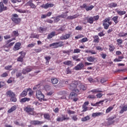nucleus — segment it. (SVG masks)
I'll return each instance as SVG.
<instances>
[{
    "mask_svg": "<svg viewBox=\"0 0 127 127\" xmlns=\"http://www.w3.org/2000/svg\"><path fill=\"white\" fill-rule=\"evenodd\" d=\"M71 119L74 122H77L78 121V116L77 115L71 116Z\"/></svg>",
    "mask_w": 127,
    "mask_h": 127,
    "instance_id": "8fccbe9b",
    "label": "nucleus"
},
{
    "mask_svg": "<svg viewBox=\"0 0 127 127\" xmlns=\"http://www.w3.org/2000/svg\"><path fill=\"white\" fill-rule=\"evenodd\" d=\"M11 19L15 24H19L21 22V18H18L17 14H13Z\"/></svg>",
    "mask_w": 127,
    "mask_h": 127,
    "instance_id": "20e7f679",
    "label": "nucleus"
},
{
    "mask_svg": "<svg viewBox=\"0 0 127 127\" xmlns=\"http://www.w3.org/2000/svg\"><path fill=\"white\" fill-rule=\"evenodd\" d=\"M56 35V32L54 31L51 32L50 34H48L47 39H51V38H53V37H54Z\"/></svg>",
    "mask_w": 127,
    "mask_h": 127,
    "instance_id": "4be33fe9",
    "label": "nucleus"
},
{
    "mask_svg": "<svg viewBox=\"0 0 127 127\" xmlns=\"http://www.w3.org/2000/svg\"><path fill=\"white\" fill-rule=\"evenodd\" d=\"M5 86V82L4 81H0V88H2Z\"/></svg>",
    "mask_w": 127,
    "mask_h": 127,
    "instance_id": "e2e57ef3",
    "label": "nucleus"
},
{
    "mask_svg": "<svg viewBox=\"0 0 127 127\" xmlns=\"http://www.w3.org/2000/svg\"><path fill=\"white\" fill-rule=\"evenodd\" d=\"M117 6H118V4L117 3L112 2L108 4V7H110L111 8L117 7Z\"/></svg>",
    "mask_w": 127,
    "mask_h": 127,
    "instance_id": "7c9ffc66",
    "label": "nucleus"
},
{
    "mask_svg": "<svg viewBox=\"0 0 127 127\" xmlns=\"http://www.w3.org/2000/svg\"><path fill=\"white\" fill-rule=\"evenodd\" d=\"M30 124L31 125L36 126L37 125H43V124H44V122L34 120V121H31L30 122Z\"/></svg>",
    "mask_w": 127,
    "mask_h": 127,
    "instance_id": "6ab92c4d",
    "label": "nucleus"
},
{
    "mask_svg": "<svg viewBox=\"0 0 127 127\" xmlns=\"http://www.w3.org/2000/svg\"><path fill=\"white\" fill-rule=\"evenodd\" d=\"M84 37V35L82 34L78 35L77 36L75 37V39H80V38H83Z\"/></svg>",
    "mask_w": 127,
    "mask_h": 127,
    "instance_id": "052dcab7",
    "label": "nucleus"
},
{
    "mask_svg": "<svg viewBox=\"0 0 127 127\" xmlns=\"http://www.w3.org/2000/svg\"><path fill=\"white\" fill-rule=\"evenodd\" d=\"M22 76V73L21 72H17L16 73V78H19L21 80L22 79H23V78H24V77Z\"/></svg>",
    "mask_w": 127,
    "mask_h": 127,
    "instance_id": "72a5a7b5",
    "label": "nucleus"
},
{
    "mask_svg": "<svg viewBox=\"0 0 127 127\" xmlns=\"http://www.w3.org/2000/svg\"><path fill=\"white\" fill-rule=\"evenodd\" d=\"M6 95L7 97H9L10 101L15 103L17 101L16 99V95L14 92L11 91V90H8L6 92Z\"/></svg>",
    "mask_w": 127,
    "mask_h": 127,
    "instance_id": "f03ea898",
    "label": "nucleus"
},
{
    "mask_svg": "<svg viewBox=\"0 0 127 127\" xmlns=\"http://www.w3.org/2000/svg\"><path fill=\"white\" fill-rule=\"evenodd\" d=\"M99 18L100 16L99 15L86 17L87 23H90V24H93L94 23V21H97V20H99Z\"/></svg>",
    "mask_w": 127,
    "mask_h": 127,
    "instance_id": "7ed1b4c3",
    "label": "nucleus"
},
{
    "mask_svg": "<svg viewBox=\"0 0 127 127\" xmlns=\"http://www.w3.org/2000/svg\"><path fill=\"white\" fill-rule=\"evenodd\" d=\"M103 113L102 112H98V113H93L92 115V117L93 118H96V117H99L100 116H103Z\"/></svg>",
    "mask_w": 127,
    "mask_h": 127,
    "instance_id": "bb28decb",
    "label": "nucleus"
},
{
    "mask_svg": "<svg viewBox=\"0 0 127 127\" xmlns=\"http://www.w3.org/2000/svg\"><path fill=\"white\" fill-rule=\"evenodd\" d=\"M59 82L58 79L56 77H53L51 78V82L53 85L58 84Z\"/></svg>",
    "mask_w": 127,
    "mask_h": 127,
    "instance_id": "cd10ccee",
    "label": "nucleus"
},
{
    "mask_svg": "<svg viewBox=\"0 0 127 127\" xmlns=\"http://www.w3.org/2000/svg\"><path fill=\"white\" fill-rule=\"evenodd\" d=\"M77 96V95L76 93L72 92L70 93L69 95V99H70V100H72L73 102H77V101L79 100Z\"/></svg>",
    "mask_w": 127,
    "mask_h": 127,
    "instance_id": "9d476101",
    "label": "nucleus"
},
{
    "mask_svg": "<svg viewBox=\"0 0 127 127\" xmlns=\"http://www.w3.org/2000/svg\"><path fill=\"white\" fill-rule=\"evenodd\" d=\"M45 59L46 60V63L49 64V62L50 61V59H51V57H49H49H45Z\"/></svg>",
    "mask_w": 127,
    "mask_h": 127,
    "instance_id": "bf43d9fd",
    "label": "nucleus"
},
{
    "mask_svg": "<svg viewBox=\"0 0 127 127\" xmlns=\"http://www.w3.org/2000/svg\"><path fill=\"white\" fill-rule=\"evenodd\" d=\"M12 65H7L5 66L4 69L5 70L11 71V70H12Z\"/></svg>",
    "mask_w": 127,
    "mask_h": 127,
    "instance_id": "3c124183",
    "label": "nucleus"
},
{
    "mask_svg": "<svg viewBox=\"0 0 127 127\" xmlns=\"http://www.w3.org/2000/svg\"><path fill=\"white\" fill-rule=\"evenodd\" d=\"M50 47H54V48H58V47H62L64 46V42L63 41H60L59 42L53 43L50 44Z\"/></svg>",
    "mask_w": 127,
    "mask_h": 127,
    "instance_id": "423d86ee",
    "label": "nucleus"
},
{
    "mask_svg": "<svg viewBox=\"0 0 127 127\" xmlns=\"http://www.w3.org/2000/svg\"><path fill=\"white\" fill-rule=\"evenodd\" d=\"M100 55L103 59H106V57H107V54H104V53H102Z\"/></svg>",
    "mask_w": 127,
    "mask_h": 127,
    "instance_id": "774afa93",
    "label": "nucleus"
},
{
    "mask_svg": "<svg viewBox=\"0 0 127 127\" xmlns=\"http://www.w3.org/2000/svg\"><path fill=\"white\" fill-rule=\"evenodd\" d=\"M65 73L66 74H72V71H71V69H70V67H67L66 69Z\"/></svg>",
    "mask_w": 127,
    "mask_h": 127,
    "instance_id": "6e6d98bb",
    "label": "nucleus"
},
{
    "mask_svg": "<svg viewBox=\"0 0 127 127\" xmlns=\"http://www.w3.org/2000/svg\"><path fill=\"white\" fill-rule=\"evenodd\" d=\"M24 111L30 114V115H33L34 114V108H31L30 105H28L27 107H25L24 109Z\"/></svg>",
    "mask_w": 127,
    "mask_h": 127,
    "instance_id": "1a4fd4ad",
    "label": "nucleus"
},
{
    "mask_svg": "<svg viewBox=\"0 0 127 127\" xmlns=\"http://www.w3.org/2000/svg\"><path fill=\"white\" fill-rule=\"evenodd\" d=\"M112 20L115 23V24H117L119 23V16L117 15L114 16V17L112 18Z\"/></svg>",
    "mask_w": 127,
    "mask_h": 127,
    "instance_id": "b1692460",
    "label": "nucleus"
},
{
    "mask_svg": "<svg viewBox=\"0 0 127 127\" xmlns=\"http://www.w3.org/2000/svg\"><path fill=\"white\" fill-rule=\"evenodd\" d=\"M27 92L28 91L26 90H24L22 93L20 94V96L21 98H23L24 97H26L27 96Z\"/></svg>",
    "mask_w": 127,
    "mask_h": 127,
    "instance_id": "e433bc0d",
    "label": "nucleus"
},
{
    "mask_svg": "<svg viewBox=\"0 0 127 127\" xmlns=\"http://www.w3.org/2000/svg\"><path fill=\"white\" fill-rule=\"evenodd\" d=\"M17 107H16V105L13 106L10 109H9L7 111V113L9 114H10V113H12V112H14V111H15Z\"/></svg>",
    "mask_w": 127,
    "mask_h": 127,
    "instance_id": "a878e982",
    "label": "nucleus"
},
{
    "mask_svg": "<svg viewBox=\"0 0 127 127\" xmlns=\"http://www.w3.org/2000/svg\"><path fill=\"white\" fill-rule=\"evenodd\" d=\"M127 106L125 105L122 108V109L120 111V114H124L125 112H127Z\"/></svg>",
    "mask_w": 127,
    "mask_h": 127,
    "instance_id": "f704fd0d",
    "label": "nucleus"
},
{
    "mask_svg": "<svg viewBox=\"0 0 127 127\" xmlns=\"http://www.w3.org/2000/svg\"><path fill=\"white\" fill-rule=\"evenodd\" d=\"M63 64H64V65H67L68 66H69V65H71V64H72V61H65L63 63Z\"/></svg>",
    "mask_w": 127,
    "mask_h": 127,
    "instance_id": "864d4df0",
    "label": "nucleus"
},
{
    "mask_svg": "<svg viewBox=\"0 0 127 127\" xmlns=\"http://www.w3.org/2000/svg\"><path fill=\"white\" fill-rule=\"evenodd\" d=\"M116 49V48L114 46V45L111 44L109 45V50L110 52H113L114 50Z\"/></svg>",
    "mask_w": 127,
    "mask_h": 127,
    "instance_id": "c03bdc74",
    "label": "nucleus"
},
{
    "mask_svg": "<svg viewBox=\"0 0 127 127\" xmlns=\"http://www.w3.org/2000/svg\"><path fill=\"white\" fill-rule=\"evenodd\" d=\"M125 57H124V55L122 56H119L118 58H116L114 59V62H121V61H122L123 59H124Z\"/></svg>",
    "mask_w": 127,
    "mask_h": 127,
    "instance_id": "412c9836",
    "label": "nucleus"
},
{
    "mask_svg": "<svg viewBox=\"0 0 127 127\" xmlns=\"http://www.w3.org/2000/svg\"><path fill=\"white\" fill-rule=\"evenodd\" d=\"M118 36L119 37H126V36H127V33H125L124 32H120L118 34Z\"/></svg>",
    "mask_w": 127,
    "mask_h": 127,
    "instance_id": "ea45409f",
    "label": "nucleus"
},
{
    "mask_svg": "<svg viewBox=\"0 0 127 127\" xmlns=\"http://www.w3.org/2000/svg\"><path fill=\"white\" fill-rule=\"evenodd\" d=\"M30 101V98H27V97H25L21 99L20 100V103H26V102H29Z\"/></svg>",
    "mask_w": 127,
    "mask_h": 127,
    "instance_id": "c756f323",
    "label": "nucleus"
},
{
    "mask_svg": "<svg viewBox=\"0 0 127 127\" xmlns=\"http://www.w3.org/2000/svg\"><path fill=\"white\" fill-rule=\"evenodd\" d=\"M80 84L79 81L74 80L72 81L70 84H69V89L72 91H74L75 93L77 94H80V91L79 89H77V86Z\"/></svg>",
    "mask_w": 127,
    "mask_h": 127,
    "instance_id": "f257e3e1",
    "label": "nucleus"
},
{
    "mask_svg": "<svg viewBox=\"0 0 127 127\" xmlns=\"http://www.w3.org/2000/svg\"><path fill=\"white\" fill-rule=\"evenodd\" d=\"M93 38V42H94V43H99V42H100V38L99 37V36L94 35Z\"/></svg>",
    "mask_w": 127,
    "mask_h": 127,
    "instance_id": "5701e85b",
    "label": "nucleus"
},
{
    "mask_svg": "<svg viewBox=\"0 0 127 127\" xmlns=\"http://www.w3.org/2000/svg\"><path fill=\"white\" fill-rule=\"evenodd\" d=\"M30 38H36L37 39H39V35L37 34L32 33L31 34Z\"/></svg>",
    "mask_w": 127,
    "mask_h": 127,
    "instance_id": "c9c22d12",
    "label": "nucleus"
},
{
    "mask_svg": "<svg viewBox=\"0 0 127 127\" xmlns=\"http://www.w3.org/2000/svg\"><path fill=\"white\" fill-rule=\"evenodd\" d=\"M116 11L117 12L118 14H119V15H120L121 16L127 13V12L126 11H122L121 10H116Z\"/></svg>",
    "mask_w": 127,
    "mask_h": 127,
    "instance_id": "c85d7f7f",
    "label": "nucleus"
},
{
    "mask_svg": "<svg viewBox=\"0 0 127 127\" xmlns=\"http://www.w3.org/2000/svg\"><path fill=\"white\" fill-rule=\"evenodd\" d=\"M98 36L99 37H102V36H105V33H104V31H102L98 33Z\"/></svg>",
    "mask_w": 127,
    "mask_h": 127,
    "instance_id": "0e129e2a",
    "label": "nucleus"
},
{
    "mask_svg": "<svg viewBox=\"0 0 127 127\" xmlns=\"http://www.w3.org/2000/svg\"><path fill=\"white\" fill-rule=\"evenodd\" d=\"M36 96L37 99H38L39 101H40L41 102L42 101V100L44 101H47V99L44 98L45 96L43 94H42V92L40 91V90H38L36 91Z\"/></svg>",
    "mask_w": 127,
    "mask_h": 127,
    "instance_id": "39448f33",
    "label": "nucleus"
},
{
    "mask_svg": "<svg viewBox=\"0 0 127 127\" xmlns=\"http://www.w3.org/2000/svg\"><path fill=\"white\" fill-rule=\"evenodd\" d=\"M44 118L45 120L50 121V115L48 113H45L44 114Z\"/></svg>",
    "mask_w": 127,
    "mask_h": 127,
    "instance_id": "79ce46f5",
    "label": "nucleus"
},
{
    "mask_svg": "<svg viewBox=\"0 0 127 127\" xmlns=\"http://www.w3.org/2000/svg\"><path fill=\"white\" fill-rule=\"evenodd\" d=\"M79 14H76L72 16H68L67 17V19H75V18H77V17H79Z\"/></svg>",
    "mask_w": 127,
    "mask_h": 127,
    "instance_id": "393cba45",
    "label": "nucleus"
},
{
    "mask_svg": "<svg viewBox=\"0 0 127 127\" xmlns=\"http://www.w3.org/2000/svg\"><path fill=\"white\" fill-rule=\"evenodd\" d=\"M78 57H79V56L74 55V56L72 57V58L73 60H75V61L80 62V61H81V59H78Z\"/></svg>",
    "mask_w": 127,
    "mask_h": 127,
    "instance_id": "49530a36",
    "label": "nucleus"
},
{
    "mask_svg": "<svg viewBox=\"0 0 127 127\" xmlns=\"http://www.w3.org/2000/svg\"><path fill=\"white\" fill-rule=\"evenodd\" d=\"M90 119V116L88 115L86 117L81 118V122H87V121H89Z\"/></svg>",
    "mask_w": 127,
    "mask_h": 127,
    "instance_id": "a19ab883",
    "label": "nucleus"
},
{
    "mask_svg": "<svg viewBox=\"0 0 127 127\" xmlns=\"http://www.w3.org/2000/svg\"><path fill=\"white\" fill-rule=\"evenodd\" d=\"M80 8H85L86 11H89V10H92L94 6L91 5L90 6H87V4L84 3L82 5L80 6Z\"/></svg>",
    "mask_w": 127,
    "mask_h": 127,
    "instance_id": "f8f14e48",
    "label": "nucleus"
},
{
    "mask_svg": "<svg viewBox=\"0 0 127 127\" xmlns=\"http://www.w3.org/2000/svg\"><path fill=\"white\" fill-rule=\"evenodd\" d=\"M3 48V51H5L6 52H8L9 51V47L8 46V44H5V45L2 47Z\"/></svg>",
    "mask_w": 127,
    "mask_h": 127,
    "instance_id": "2f4dec72",
    "label": "nucleus"
},
{
    "mask_svg": "<svg viewBox=\"0 0 127 127\" xmlns=\"http://www.w3.org/2000/svg\"><path fill=\"white\" fill-rule=\"evenodd\" d=\"M82 112H87V111H88V107L85 105H82Z\"/></svg>",
    "mask_w": 127,
    "mask_h": 127,
    "instance_id": "680f3d73",
    "label": "nucleus"
},
{
    "mask_svg": "<svg viewBox=\"0 0 127 127\" xmlns=\"http://www.w3.org/2000/svg\"><path fill=\"white\" fill-rule=\"evenodd\" d=\"M79 88V91L80 94H81V92H83L84 91H86L87 90V86L86 85L81 84L80 85L78 86Z\"/></svg>",
    "mask_w": 127,
    "mask_h": 127,
    "instance_id": "a211bd4d",
    "label": "nucleus"
},
{
    "mask_svg": "<svg viewBox=\"0 0 127 127\" xmlns=\"http://www.w3.org/2000/svg\"><path fill=\"white\" fill-rule=\"evenodd\" d=\"M18 54H19L20 56L18 57L17 59V62H23V58L25 57V55H26V53L21 51L18 53Z\"/></svg>",
    "mask_w": 127,
    "mask_h": 127,
    "instance_id": "0eeeda50",
    "label": "nucleus"
},
{
    "mask_svg": "<svg viewBox=\"0 0 127 127\" xmlns=\"http://www.w3.org/2000/svg\"><path fill=\"white\" fill-rule=\"evenodd\" d=\"M7 76H8V73H7V72H5L0 75V77L2 78H5V77H7Z\"/></svg>",
    "mask_w": 127,
    "mask_h": 127,
    "instance_id": "4d7b16f0",
    "label": "nucleus"
},
{
    "mask_svg": "<svg viewBox=\"0 0 127 127\" xmlns=\"http://www.w3.org/2000/svg\"><path fill=\"white\" fill-rule=\"evenodd\" d=\"M25 5H26V6H30L31 8H33V9H35V8H36V5L33 3V1L32 0L28 1L25 4Z\"/></svg>",
    "mask_w": 127,
    "mask_h": 127,
    "instance_id": "2eb2a0df",
    "label": "nucleus"
},
{
    "mask_svg": "<svg viewBox=\"0 0 127 127\" xmlns=\"http://www.w3.org/2000/svg\"><path fill=\"white\" fill-rule=\"evenodd\" d=\"M61 116H62V117H58L56 119L57 122H58L59 123V122H64V121H69V120H70V118L67 117V115H66V117H65V115L64 114H62Z\"/></svg>",
    "mask_w": 127,
    "mask_h": 127,
    "instance_id": "6e6552de",
    "label": "nucleus"
},
{
    "mask_svg": "<svg viewBox=\"0 0 127 127\" xmlns=\"http://www.w3.org/2000/svg\"><path fill=\"white\" fill-rule=\"evenodd\" d=\"M110 20H111V17H109L108 18H106L103 21V26H104V29H109L110 25L107 23V21H110Z\"/></svg>",
    "mask_w": 127,
    "mask_h": 127,
    "instance_id": "9b49d317",
    "label": "nucleus"
},
{
    "mask_svg": "<svg viewBox=\"0 0 127 127\" xmlns=\"http://www.w3.org/2000/svg\"><path fill=\"white\" fill-rule=\"evenodd\" d=\"M79 41L81 43H84V42H87V41H89V39H88L87 38H83Z\"/></svg>",
    "mask_w": 127,
    "mask_h": 127,
    "instance_id": "603ef678",
    "label": "nucleus"
},
{
    "mask_svg": "<svg viewBox=\"0 0 127 127\" xmlns=\"http://www.w3.org/2000/svg\"><path fill=\"white\" fill-rule=\"evenodd\" d=\"M81 50L79 49H75L73 50V53H80Z\"/></svg>",
    "mask_w": 127,
    "mask_h": 127,
    "instance_id": "338daca9",
    "label": "nucleus"
},
{
    "mask_svg": "<svg viewBox=\"0 0 127 127\" xmlns=\"http://www.w3.org/2000/svg\"><path fill=\"white\" fill-rule=\"evenodd\" d=\"M8 8L7 6H4L3 2H0V13L5 10H7Z\"/></svg>",
    "mask_w": 127,
    "mask_h": 127,
    "instance_id": "f3484780",
    "label": "nucleus"
},
{
    "mask_svg": "<svg viewBox=\"0 0 127 127\" xmlns=\"http://www.w3.org/2000/svg\"><path fill=\"white\" fill-rule=\"evenodd\" d=\"M12 35L14 37H17V36H19V33H18V30L13 31L12 32Z\"/></svg>",
    "mask_w": 127,
    "mask_h": 127,
    "instance_id": "a18cd8bd",
    "label": "nucleus"
},
{
    "mask_svg": "<svg viewBox=\"0 0 127 127\" xmlns=\"http://www.w3.org/2000/svg\"><path fill=\"white\" fill-rule=\"evenodd\" d=\"M71 37V34H66L65 35H63L61 37V39L62 40H65L66 39H68V38H70Z\"/></svg>",
    "mask_w": 127,
    "mask_h": 127,
    "instance_id": "aec40b11",
    "label": "nucleus"
},
{
    "mask_svg": "<svg viewBox=\"0 0 127 127\" xmlns=\"http://www.w3.org/2000/svg\"><path fill=\"white\" fill-rule=\"evenodd\" d=\"M90 92L95 93V94H97V93H103V91L100 90V88L93 89L91 90Z\"/></svg>",
    "mask_w": 127,
    "mask_h": 127,
    "instance_id": "4c0bfd02",
    "label": "nucleus"
},
{
    "mask_svg": "<svg viewBox=\"0 0 127 127\" xmlns=\"http://www.w3.org/2000/svg\"><path fill=\"white\" fill-rule=\"evenodd\" d=\"M117 42L118 43V45H119V44H123L124 41L121 39H119L117 40Z\"/></svg>",
    "mask_w": 127,
    "mask_h": 127,
    "instance_id": "69168bd1",
    "label": "nucleus"
},
{
    "mask_svg": "<svg viewBox=\"0 0 127 127\" xmlns=\"http://www.w3.org/2000/svg\"><path fill=\"white\" fill-rule=\"evenodd\" d=\"M74 69L76 71L84 70V64L83 63H80L74 67Z\"/></svg>",
    "mask_w": 127,
    "mask_h": 127,
    "instance_id": "4468645a",
    "label": "nucleus"
},
{
    "mask_svg": "<svg viewBox=\"0 0 127 127\" xmlns=\"http://www.w3.org/2000/svg\"><path fill=\"white\" fill-rule=\"evenodd\" d=\"M87 60L88 62H94L96 60V58L93 56H90L87 58Z\"/></svg>",
    "mask_w": 127,
    "mask_h": 127,
    "instance_id": "473e14b6",
    "label": "nucleus"
},
{
    "mask_svg": "<svg viewBox=\"0 0 127 127\" xmlns=\"http://www.w3.org/2000/svg\"><path fill=\"white\" fill-rule=\"evenodd\" d=\"M54 6V4L52 3H47L46 4H43L40 6V7L42 8H44L45 9H47V8H49V7H53Z\"/></svg>",
    "mask_w": 127,
    "mask_h": 127,
    "instance_id": "ddd939ff",
    "label": "nucleus"
},
{
    "mask_svg": "<svg viewBox=\"0 0 127 127\" xmlns=\"http://www.w3.org/2000/svg\"><path fill=\"white\" fill-rule=\"evenodd\" d=\"M113 109H114V107H113V106L109 107L107 109V110L106 111V113L109 114V113H110V112H111L112 110Z\"/></svg>",
    "mask_w": 127,
    "mask_h": 127,
    "instance_id": "de8ad7c7",
    "label": "nucleus"
},
{
    "mask_svg": "<svg viewBox=\"0 0 127 127\" xmlns=\"http://www.w3.org/2000/svg\"><path fill=\"white\" fill-rule=\"evenodd\" d=\"M36 45V43L33 42L31 44H29L27 45V47L32 48V47H34Z\"/></svg>",
    "mask_w": 127,
    "mask_h": 127,
    "instance_id": "5fc2aeb1",
    "label": "nucleus"
},
{
    "mask_svg": "<svg viewBox=\"0 0 127 127\" xmlns=\"http://www.w3.org/2000/svg\"><path fill=\"white\" fill-rule=\"evenodd\" d=\"M46 30H47V27H39V31L40 33H42L44 31H46Z\"/></svg>",
    "mask_w": 127,
    "mask_h": 127,
    "instance_id": "37998d69",
    "label": "nucleus"
},
{
    "mask_svg": "<svg viewBox=\"0 0 127 127\" xmlns=\"http://www.w3.org/2000/svg\"><path fill=\"white\" fill-rule=\"evenodd\" d=\"M117 118V116H116V115H114L113 116H111V117H109L107 120L108 121V122H112V121H113V120H115V119Z\"/></svg>",
    "mask_w": 127,
    "mask_h": 127,
    "instance_id": "09e8293b",
    "label": "nucleus"
},
{
    "mask_svg": "<svg viewBox=\"0 0 127 127\" xmlns=\"http://www.w3.org/2000/svg\"><path fill=\"white\" fill-rule=\"evenodd\" d=\"M21 49V43L17 42L14 45L13 48V50L14 51H17V50H19V49Z\"/></svg>",
    "mask_w": 127,
    "mask_h": 127,
    "instance_id": "dca6fc26",
    "label": "nucleus"
},
{
    "mask_svg": "<svg viewBox=\"0 0 127 127\" xmlns=\"http://www.w3.org/2000/svg\"><path fill=\"white\" fill-rule=\"evenodd\" d=\"M105 102V100H101L100 101L96 102L95 104L91 103V106H93V107H96V106H98V105H100V104H101V105H103V103Z\"/></svg>",
    "mask_w": 127,
    "mask_h": 127,
    "instance_id": "58836bf2",
    "label": "nucleus"
},
{
    "mask_svg": "<svg viewBox=\"0 0 127 127\" xmlns=\"http://www.w3.org/2000/svg\"><path fill=\"white\" fill-rule=\"evenodd\" d=\"M88 99H90L91 100H92L93 99H96V96L93 94H90L88 95Z\"/></svg>",
    "mask_w": 127,
    "mask_h": 127,
    "instance_id": "13d9d810",
    "label": "nucleus"
}]
</instances>
